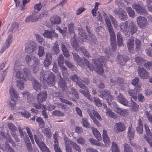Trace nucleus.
I'll list each match as a JSON object with an SVG mask.
<instances>
[{"label": "nucleus", "instance_id": "obj_1", "mask_svg": "<svg viewBox=\"0 0 152 152\" xmlns=\"http://www.w3.org/2000/svg\"><path fill=\"white\" fill-rule=\"evenodd\" d=\"M20 65V63H18L17 61H16L15 64L14 69L15 72H16V77L24 80L26 81L31 80L32 77L29 69L26 68H24L23 69V73H22L20 71L22 68Z\"/></svg>", "mask_w": 152, "mask_h": 152}, {"label": "nucleus", "instance_id": "obj_2", "mask_svg": "<svg viewBox=\"0 0 152 152\" xmlns=\"http://www.w3.org/2000/svg\"><path fill=\"white\" fill-rule=\"evenodd\" d=\"M103 16L105 18V21L108 28L109 32L110 33V41H115L116 36L113 29L111 25L109 18L107 17V15L105 13L103 14Z\"/></svg>", "mask_w": 152, "mask_h": 152}, {"label": "nucleus", "instance_id": "obj_3", "mask_svg": "<svg viewBox=\"0 0 152 152\" xmlns=\"http://www.w3.org/2000/svg\"><path fill=\"white\" fill-rule=\"evenodd\" d=\"M99 97L106 100L109 105H111V102L115 99V97L112 95L110 92L107 90H102L98 93Z\"/></svg>", "mask_w": 152, "mask_h": 152}, {"label": "nucleus", "instance_id": "obj_4", "mask_svg": "<svg viewBox=\"0 0 152 152\" xmlns=\"http://www.w3.org/2000/svg\"><path fill=\"white\" fill-rule=\"evenodd\" d=\"M9 91L12 98L10 101L8 102V103L10 105L12 109H14L16 104L15 100L14 98L17 99L19 97V95L17 94L16 91L13 86L10 87Z\"/></svg>", "mask_w": 152, "mask_h": 152}, {"label": "nucleus", "instance_id": "obj_5", "mask_svg": "<svg viewBox=\"0 0 152 152\" xmlns=\"http://www.w3.org/2000/svg\"><path fill=\"white\" fill-rule=\"evenodd\" d=\"M137 31V26L132 21L129 22L128 28L125 32V35L128 37H132Z\"/></svg>", "mask_w": 152, "mask_h": 152}, {"label": "nucleus", "instance_id": "obj_6", "mask_svg": "<svg viewBox=\"0 0 152 152\" xmlns=\"http://www.w3.org/2000/svg\"><path fill=\"white\" fill-rule=\"evenodd\" d=\"M105 59L104 56H100L94 61V64L97 71L100 74H102L103 72L102 63L104 61Z\"/></svg>", "mask_w": 152, "mask_h": 152}, {"label": "nucleus", "instance_id": "obj_7", "mask_svg": "<svg viewBox=\"0 0 152 152\" xmlns=\"http://www.w3.org/2000/svg\"><path fill=\"white\" fill-rule=\"evenodd\" d=\"M56 77L52 72H50L44 85V86H54L56 82Z\"/></svg>", "mask_w": 152, "mask_h": 152}, {"label": "nucleus", "instance_id": "obj_8", "mask_svg": "<svg viewBox=\"0 0 152 152\" xmlns=\"http://www.w3.org/2000/svg\"><path fill=\"white\" fill-rule=\"evenodd\" d=\"M114 12L119 18L122 20L125 21L127 20L128 17L126 11L121 7L115 10Z\"/></svg>", "mask_w": 152, "mask_h": 152}, {"label": "nucleus", "instance_id": "obj_9", "mask_svg": "<svg viewBox=\"0 0 152 152\" xmlns=\"http://www.w3.org/2000/svg\"><path fill=\"white\" fill-rule=\"evenodd\" d=\"M138 76L141 78L147 79L149 77V73L143 67L138 66L137 69Z\"/></svg>", "mask_w": 152, "mask_h": 152}, {"label": "nucleus", "instance_id": "obj_10", "mask_svg": "<svg viewBox=\"0 0 152 152\" xmlns=\"http://www.w3.org/2000/svg\"><path fill=\"white\" fill-rule=\"evenodd\" d=\"M132 7L133 9H135L138 13L144 15L147 14V12L145 8L139 4H134L132 5Z\"/></svg>", "mask_w": 152, "mask_h": 152}, {"label": "nucleus", "instance_id": "obj_11", "mask_svg": "<svg viewBox=\"0 0 152 152\" xmlns=\"http://www.w3.org/2000/svg\"><path fill=\"white\" fill-rule=\"evenodd\" d=\"M117 58V63L121 66L125 65L129 59L128 56L125 55L119 54Z\"/></svg>", "mask_w": 152, "mask_h": 152}, {"label": "nucleus", "instance_id": "obj_12", "mask_svg": "<svg viewBox=\"0 0 152 152\" xmlns=\"http://www.w3.org/2000/svg\"><path fill=\"white\" fill-rule=\"evenodd\" d=\"M25 59L28 64L31 66L35 64L38 61L37 57L31 55H26L25 56Z\"/></svg>", "mask_w": 152, "mask_h": 152}, {"label": "nucleus", "instance_id": "obj_13", "mask_svg": "<svg viewBox=\"0 0 152 152\" xmlns=\"http://www.w3.org/2000/svg\"><path fill=\"white\" fill-rule=\"evenodd\" d=\"M37 48L36 43L33 41H31L29 44L25 46V51L29 53L34 51Z\"/></svg>", "mask_w": 152, "mask_h": 152}, {"label": "nucleus", "instance_id": "obj_14", "mask_svg": "<svg viewBox=\"0 0 152 152\" xmlns=\"http://www.w3.org/2000/svg\"><path fill=\"white\" fill-rule=\"evenodd\" d=\"M43 35L45 37L52 39L57 38L58 37V34L56 33L54 30L50 31L45 30L44 31Z\"/></svg>", "mask_w": 152, "mask_h": 152}, {"label": "nucleus", "instance_id": "obj_15", "mask_svg": "<svg viewBox=\"0 0 152 152\" xmlns=\"http://www.w3.org/2000/svg\"><path fill=\"white\" fill-rule=\"evenodd\" d=\"M47 94L45 92H40L36 96L37 101L39 103L45 102L47 98Z\"/></svg>", "mask_w": 152, "mask_h": 152}, {"label": "nucleus", "instance_id": "obj_16", "mask_svg": "<svg viewBox=\"0 0 152 152\" xmlns=\"http://www.w3.org/2000/svg\"><path fill=\"white\" fill-rule=\"evenodd\" d=\"M126 126L124 124L121 122L116 123L115 126V129L116 133L122 132L126 129Z\"/></svg>", "mask_w": 152, "mask_h": 152}, {"label": "nucleus", "instance_id": "obj_17", "mask_svg": "<svg viewBox=\"0 0 152 152\" xmlns=\"http://www.w3.org/2000/svg\"><path fill=\"white\" fill-rule=\"evenodd\" d=\"M39 19V17L35 13H33L31 15L27 17L25 21L26 22H34L38 21Z\"/></svg>", "mask_w": 152, "mask_h": 152}, {"label": "nucleus", "instance_id": "obj_18", "mask_svg": "<svg viewBox=\"0 0 152 152\" xmlns=\"http://www.w3.org/2000/svg\"><path fill=\"white\" fill-rule=\"evenodd\" d=\"M137 23L140 28L144 27L147 23V19L143 17L139 16L137 19Z\"/></svg>", "mask_w": 152, "mask_h": 152}, {"label": "nucleus", "instance_id": "obj_19", "mask_svg": "<svg viewBox=\"0 0 152 152\" xmlns=\"http://www.w3.org/2000/svg\"><path fill=\"white\" fill-rule=\"evenodd\" d=\"M78 30L79 32V36L80 38L81 39V42H84V40H86L87 39V36L86 35L85 33V31L81 27L78 28Z\"/></svg>", "mask_w": 152, "mask_h": 152}, {"label": "nucleus", "instance_id": "obj_20", "mask_svg": "<svg viewBox=\"0 0 152 152\" xmlns=\"http://www.w3.org/2000/svg\"><path fill=\"white\" fill-rule=\"evenodd\" d=\"M137 132L139 134H142L143 132V124L141 119L139 118L137 120V126L136 127Z\"/></svg>", "mask_w": 152, "mask_h": 152}, {"label": "nucleus", "instance_id": "obj_21", "mask_svg": "<svg viewBox=\"0 0 152 152\" xmlns=\"http://www.w3.org/2000/svg\"><path fill=\"white\" fill-rule=\"evenodd\" d=\"M134 39L131 37L128 40L126 43L127 47L130 53H132L134 50Z\"/></svg>", "mask_w": 152, "mask_h": 152}, {"label": "nucleus", "instance_id": "obj_22", "mask_svg": "<svg viewBox=\"0 0 152 152\" xmlns=\"http://www.w3.org/2000/svg\"><path fill=\"white\" fill-rule=\"evenodd\" d=\"M103 141L106 146H108L110 144V139L107 134V131L106 130L103 129L102 134Z\"/></svg>", "mask_w": 152, "mask_h": 152}, {"label": "nucleus", "instance_id": "obj_23", "mask_svg": "<svg viewBox=\"0 0 152 152\" xmlns=\"http://www.w3.org/2000/svg\"><path fill=\"white\" fill-rule=\"evenodd\" d=\"M60 47L64 56L65 57L68 58L69 56L68 50L67 48L64 43L62 42L60 44Z\"/></svg>", "mask_w": 152, "mask_h": 152}, {"label": "nucleus", "instance_id": "obj_24", "mask_svg": "<svg viewBox=\"0 0 152 152\" xmlns=\"http://www.w3.org/2000/svg\"><path fill=\"white\" fill-rule=\"evenodd\" d=\"M50 72L48 71H43L40 73V79L43 85H44L46 80V77H48Z\"/></svg>", "mask_w": 152, "mask_h": 152}, {"label": "nucleus", "instance_id": "obj_25", "mask_svg": "<svg viewBox=\"0 0 152 152\" xmlns=\"http://www.w3.org/2000/svg\"><path fill=\"white\" fill-rule=\"evenodd\" d=\"M128 137L130 140H133L134 136V130L132 128V126L130 125L128 128L127 132Z\"/></svg>", "mask_w": 152, "mask_h": 152}, {"label": "nucleus", "instance_id": "obj_26", "mask_svg": "<svg viewBox=\"0 0 152 152\" xmlns=\"http://www.w3.org/2000/svg\"><path fill=\"white\" fill-rule=\"evenodd\" d=\"M117 98L118 101L120 103L125 106H128V102L122 94H120L119 96H118Z\"/></svg>", "mask_w": 152, "mask_h": 152}, {"label": "nucleus", "instance_id": "obj_27", "mask_svg": "<svg viewBox=\"0 0 152 152\" xmlns=\"http://www.w3.org/2000/svg\"><path fill=\"white\" fill-rule=\"evenodd\" d=\"M60 76V78L59 80L58 84V86L63 91V90H65L67 88L66 83V80L62 78L61 75Z\"/></svg>", "mask_w": 152, "mask_h": 152}, {"label": "nucleus", "instance_id": "obj_28", "mask_svg": "<svg viewBox=\"0 0 152 152\" xmlns=\"http://www.w3.org/2000/svg\"><path fill=\"white\" fill-rule=\"evenodd\" d=\"M80 92L82 94L88 99L91 101L93 100V98L91 97V95L88 90V88L86 89H80L79 90Z\"/></svg>", "mask_w": 152, "mask_h": 152}, {"label": "nucleus", "instance_id": "obj_29", "mask_svg": "<svg viewBox=\"0 0 152 152\" xmlns=\"http://www.w3.org/2000/svg\"><path fill=\"white\" fill-rule=\"evenodd\" d=\"M91 129L95 137L98 140H101L102 137L101 134L97 129L94 127H92Z\"/></svg>", "mask_w": 152, "mask_h": 152}, {"label": "nucleus", "instance_id": "obj_30", "mask_svg": "<svg viewBox=\"0 0 152 152\" xmlns=\"http://www.w3.org/2000/svg\"><path fill=\"white\" fill-rule=\"evenodd\" d=\"M114 110L118 115L121 116H124L127 113L126 110L122 109L119 108L118 106H116L114 108Z\"/></svg>", "mask_w": 152, "mask_h": 152}, {"label": "nucleus", "instance_id": "obj_31", "mask_svg": "<svg viewBox=\"0 0 152 152\" xmlns=\"http://www.w3.org/2000/svg\"><path fill=\"white\" fill-rule=\"evenodd\" d=\"M134 60L137 64L139 65V66H141L142 67H143L144 64L146 61V60L142 57L138 56L135 58Z\"/></svg>", "mask_w": 152, "mask_h": 152}, {"label": "nucleus", "instance_id": "obj_32", "mask_svg": "<svg viewBox=\"0 0 152 152\" xmlns=\"http://www.w3.org/2000/svg\"><path fill=\"white\" fill-rule=\"evenodd\" d=\"M129 107L131 110L134 112L136 111L139 107V105L134 101L132 99H131V102L129 105Z\"/></svg>", "mask_w": 152, "mask_h": 152}, {"label": "nucleus", "instance_id": "obj_33", "mask_svg": "<svg viewBox=\"0 0 152 152\" xmlns=\"http://www.w3.org/2000/svg\"><path fill=\"white\" fill-rule=\"evenodd\" d=\"M51 23L52 24H59L61 22L60 18L58 16H54L50 18Z\"/></svg>", "mask_w": 152, "mask_h": 152}, {"label": "nucleus", "instance_id": "obj_34", "mask_svg": "<svg viewBox=\"0 0 152 152\" xmlns=\"http://www.w3.org/2000/svg\"><path fill=\"white\" fill-rule=\"evenodd\" d=\"M71 91L69 92L70 94L72 95L74 97V98H72V100L74 101H75L76 99H79V96L78 94L77 91L76 89L73 87H72L70 88Z\"/></svg>", "mask_w": 152, "mask_h": 152}, {"label": "nucleus", "instance_id": "obj_35", "mask_svg": "<svg viewBox=\"0 0 152 152\" xmlns=\"http://www.w3.org/2000/svg\"><path fill=\"white\" fill-rule=\"evenodd\" d=\"M51 51L52 53L54 55L58 54L59 53L60 50L57 41L54 43Z\"/></svg>", "mask_w": 152, "mask_h": 152}, {"label": "nucleus", "instance_id": "obj_36", "mask_svg": "<svg viewBox=\"0 0 152 152\" xmlns=\"http://www.w3.org/2000/svg\"><path fill=\"white\" fill-rule=\"evenodd\" d=\"M12 35L9 34L6 41L4 43L3 46L5 49L7 48L10 46L12 42Z\"/></svg>", "mask_w": 152, "mask_h": 152}, {"label": "nucleus", "instance_id": "obj_37", "mask_svg": "<svg viewBox=\"0 0 152 152\" xmlns=\"http://www.w3.org/2000/svg\"><path fill=\"white\" fill-rule=\"evenodd\" d=\"M128 93L129 96L135 101H136L137 99V93L135 91V90L129 89L128 91Z\"/></svg>", "mask_w": 152, "mask_h": 152}, {"label": "nucleus", "instance_id": "obj_38", "mask_svg": "<svg viewBox=\"0 0 152 152\" xmlns=\"http://www.w3.org/2000/svg\"><path fill=\"white\" fill-rule=\"evenodd\" d=\"M88 61L86 58L83 57V58H81L80 59L77 63L79 66L82 67L83 66H86L87 64H88Z\"/></svg>", "mask_w": 152, "mask_h": 152}, {"label": "nucleus", "instance_id": "obj_39", "mask_svg": "<svg viewBox=\"0 0 152 152\" xmlns=\"http://www.w3.org/2000/svg\"><path fill=\"white\" fill-rule=\"evenodd\" d=\"M32 85L34 89L36 91L40 89L41 85L35 79H34L32 81Z\"/></svg>", "mask_w": 152, "mask_h": 152}, {"label": "nucleus", "instance_id": "obj_40", "mask_svg": "<svg viewBox=\"0 0 152 152\" xmlns=\"http://www.w3.org/2000/svg\"><path fill=\"white\" fill-rule=\"evenodd\" d=\"M126 9L129 17L133 18L135 16V12L131 7H127Z\"/></svg>", "mask_w": 152, "mask_h": 152}, {"label": "nucleus", "instance_id": "obj_41", "mask_svg": "<svg viewBox=\"0 0 152 152\" xmlns=\"http://www.w3.org/2000/svg\"><path fill=\"white\" fill-rule=\"evenodd\" d=\"M42 133L48 138H50L52 136L51 130L48 128H45L42 130Z\"/></svg>", "mask_w": 152, "mask_h": 152}, {"label": "nucleus", "instance_id": "obj_42", "mask_svg": "<svg viewBox=\"0 0 152 152\" xmlns=\"http://www.w3.org/2000/svg\"><path fill=\"white\" fill-rule=\"evenodd\" d=\"M64 141L65 144V149L72 148L70 145L72 146V144L73 143H74V142L72 141H71L70 139H68L67 137L64 138Z\"/></svg>", "mask_w": 152, "mask_h": 152}, {"label": "nucleus", "instance_id": "obj_43", "mask_svg": "<svg viewBox=\"0 0 152 152\" xmlns=\"http://www.w3.org/2000/svg\"><path fill=\"white\" fill-rule=\"evenodd\" d=\"M78 50L81 51L84 56L88 58L89 57L90 54L89 52L83 46L80 47Z\"/></svg>", "mask_w": 152, "mask_h": 152}, {"label": "nucleus", "instance_id": "obj_44", "mask_svg": "<svg viewBox=\"0 0 152 152\" xmlns=\"http://www.w3.org/2000/svg\"><path fill=\"white\" fill-rule=\"evenodd\" d=\"M126 83V81L123 78L118 77L117 78V84L120 86H123Z\"/></svg>", "mask_w": 152, "mask_h": 152}, {"label": "nucleus", "instance_id": "obj_45", "mask_svg": "<svg viewBox=\"0 0 152 152\" xmlns=\"http://www.w3.org/2000/svg\"><path fill=\"white\" fill-rule=\"evenodd\" d=\"M128 24L127 21H126L125 22L121 23L119 25L121 30L123 31H124L125 34L126 30L128 28L127 27H128V26L127 25Z\"/></svg>", "mask_w": 152, "mask_h": 152}, {"label": "nucleus", "instance_id": "obj_46", "mask_svg": "<svg viewBox=\"0 0 152 152\" xmlns=\"http://www.w3.org/2000/svg\"><path fill=\"white\" fill-rule=\"evenodd\" d=\"M19 79L17 80L16 86L19 89L23 90L24 88V82L23 80Z\"/></svg>", "mask_w": 152, "mask_h": 152}, {"label": "nucleus", "instance_id": "obj_47", "mask_svg": "<svg viewBox=\"0 0 152 152\" xmlns=\"http://www.w3.org/2000/svg\"><path fill=\"white\" fill-rule=\"evenodd\" d=\"M82 124L84 127L87 128L90 127L91 125L88 122V120L86 118H82Z\"/></svg>", "mask_w": 152, "mask_h": 152}, {"label": "nucleus", "instance_id": "obj_48", "mask_svg": "<svg viewBox=\"0 0 152 152\" xmlns=\"http://www.w3.org/2000/svg\"><path fill=\"white\" fill-rule=\"evenodd\" d=\"M36 121L38 123L40 128H42L44 127L45 125V122L42 118L38 117L36 118Z\"/></svg>", "mask_w": 152, "mask_h": 152}, {"label": "nucleus", "instance_id": "obj_49", "mask_svg": "<svg viewBox=\"0 0 152 152\" xmlns=\"http://www.w3.org/2000/svg\"><path fill=\"white\" fill-rule=\"evenodd\" d=\"M124 152H133L132 148L127 143L123 145Z\"/></svg>", "mask_w": 152, "mask_h": 152}, {"label": "nucleus", "instance_id": "obj_50", "mask_svg": "<svg viewBox=\"0 0 152 152\" xmlns=\"http://www.w3.org/2000/svg\"><path fill=\"white\" fill-rule=\"evenodd\" d=\"M61 70L62 74L64 77H66L68 75L67 70L66 67L62 65L59 66Z\"/></svg>", "mask_w": 152, "mask_h": 152}, {"label": "nucleus", "instance_id": "obj_51", "mask_svg": "<svg viewBox=\"0 0 152 152\" xmlns=\"http://www.w3.org/2000/svg\"><path fill=\"white\" fill-rule=\"evenodd\" d=\"M112 152H120V151L118 145L114 142H112Z\"/></svg>", "mask_w": 152, "mask_h": 152}, {"label": "nucleus", "instance_id": "obj_52", "mask_svg": "<svg viewBox=\"0 0 152 152\" xmlns=\"http://www.w3.org/2000/svg\"><path fill=\"white\" fill-rule=\"evenodd\" d=\"M144 126L147 135H146L148 137H152V134L151 133V131L148 125L146 124H144Z\"/></svg>", "mask_w": 152, "mask_h": 152}, {"label": "nucleus", "instance_id": "obj_53", "mask_svg": "<svg viewBox=\"0 0 152 152\" xmlns=\"http://www.w3.org/2000/svg\"><path fill=\"white\" fill-rule=\"evenodd\" d=\"M57 61L59 66L62 65L64 63V58L62 55H60L57 58Z\"/></svg>", "mask_w": 152, "mask_h": 152}, {"label": "nucleus", "instance_id": "obj_54", "mask_svg": "<svg viewBox=\"0 0 152 152\" xmlns=\"http://www.w3.org/2000/svg\"><path fill=\"white\" fill-rule=\"evenodd\" d=\"M143 66L147 70H150L152 67V61H148L146 60Z\"/></svg>", "mask_w": 152, "mask_h": 152}, {"label": "nucleus", "instance_id": "obj_55", "mask_svg": "<svg viewBox=\"0 0 152 152\" xmlns=\"http://www.w3.org/2000/svg\"><path fill=\"white\" fill-rule=\"evenodd\" d=\"M83 80H81L80 79L76 82V84L79 86L82 89H86L87 88V87L83 84L84 83Z\"/></svg>", "mask_w": 152, "mask_h": 152}, {"label": "nucleus", "instance_id": "obj_56", "mask_svg": "<svg viewBox=\"0 0 152 152\" xmlns=\"http://www.w3.org/2000/svg\"><path fill=\"white\" fill-rule=\"evenodd\" d=\"M135 49L137 50H140L141 49V43L139 39H136L135 42Z\"/></svg>", "mask_w": 152, "mask_h": 152}, {"label": "nucleus", "instance_id": "obj_57", "mask_svg": "<svg viewBox=\"0 0 152 152\" xmlns=\"http://www.w3.org/2000/svg\"><path fill=\"white\" fill-rule=\"evenodd\" d=\"M44 48L41 46H39L38 47V55L39 57H42L45 54Z\"/></svg>", "mask_w": 152, "mask_h": 152}, {"label": "nucleus", "instance_id": "obj_58", "mask_svg": "<svg viewBox=\"0 0 152 152\" xmlns=\"http://www.w3.org/2000/svg\"><path fill=\"white\" fill-rule=\"evenodd\" d=\"M22 94L23 95V97L27 98L28 102L29 103H31L32 101L31 99L29 98V93L27 91H23Z\"/></svg>", "mask_w": 152, "mask_h": 152}, {"label": "nucleus", "instance_id": "obj_59", "mask_svg": "<svg viewBox=\"0 0 152 152\" xmlns=\"http://www.w3.org/2000/svg\"><path fill=\"white\" fill-rule=\"evenodd\" d=\"M89 141L91 144L99 146L102 145V143L99 142L97 140L92 138L89 139Z\"/></svg>", "mask_w": 152, "mask_h": 152}, {"label": "nucleus", "instance_id": "obj_60", "mask_svg": "<svg viewBox=\"0 0 152 152\" xmlns=\"http://www.w3.org/2000/svg\"><path fill=\"white\" fill-rule=\"evenodd\" d=\"M71 45L74 48H75L77 50H79V45L76 39H73L72 40L71 43Z\"/></svg>", "mask_w": 152, "mask_h": 152}, {"label": "nucleus", "instance_id": "obj_61", "mask_svg": "<svg viewBox=\"0 0 152 152\" xmlns=\"http://www.w3.org/2000/svg\"><path fill=\"white\" fill-rule=\"evenodd\" d=\"M57 105L58 106V107H60L62 110L65 111H67L69 110V107L63 104L58 103L57 104Z\"/></svg>", "mask_w": 152, "mask_h": 152}, {"label": "nucleus", "instance_id": "obj_62", "mask_svg": "<svg viewBox=\"0 0 152 152\" xmlns=\"http://www.w3.org/2000/svg\"><path fill=\"white\" fill-rule=\"evenodd\" d=\"M52 114L53 115L58 116H63L64 115V113L58 110H55L53 111Z\"/></svg>", "mask_w": 152, "mask_h": 152}, {"label": "nucleus", "instance_id": "obj_63", "mask_svg": "<svg viewBox=\"0 0 152 152\" xmlns=\"http://www.w3.org/2000/svg\"><path fill=\"white\" fill-rule=\"evenodd\" d=\"M146 2L148 10L152 12V0H147Z\"/></svg>", "mask_w": 152, "mask_h": 152}, {"label": "nucleus", "instance_id": "obj_64", "mask_svg": "<svg viewBox=\"0 0 152 152\" xmlns=\"http://www.w3.org/2000/svg\"><path fill=\"white\" fill-rule=\"evenodd\" d=\"M144 139L148 142L149 145L152 148V137H148L145 134L144 136Z\"/></svg>", "mask_w": 152, "mask_h": 152}]
</instances>
